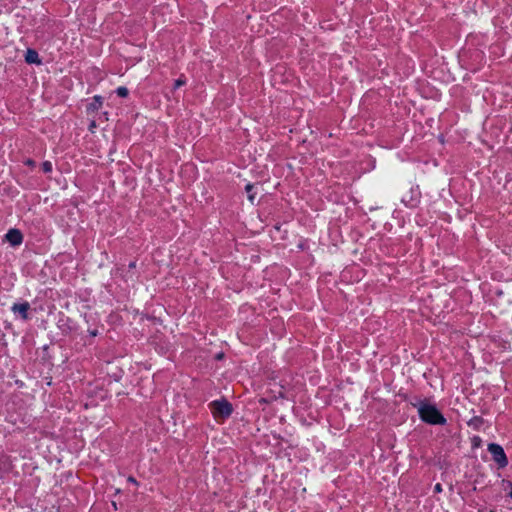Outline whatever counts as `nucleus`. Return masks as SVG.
Masks as SVG:
<instances>
[{"label":"nucleus","instance_id":"f257e3e1","mask_svg":"<svg viewBox=\"0 0 512 512\" xmlns=\"http://www.w3.org/2000/svg\"><path fill=\"white\" fill-rule=\"evenodd\" d=\"M417 407L422 421L431 425H443L446 423L445 418L434 405L421 402Z\"/></svg>","mask_w":512,"mask_h":512},{"label":"nucleus","instance_id":"f03ea898","mask_svg":"<svg viewBox=\"0 0 512 512\" xmlns=\"http://www.w3.org/2000/svg\"><path fill=\"white\" fill-rule=\"evenodd\" d=\"M210 409L213 417L217 421L227 419L233 412L232 405L225 399L213 401L210 404Z\"/></svg>","mask_w":512,"mask_h":512},{"label":"nucleus","instance_id":"7ed1b4c3","mask_svg":"<svg viewBox=\"0 0 512 512\" xmlns=\"http://www.w3.org/2000/svg\"><path fill=\"white\" fill-rule=\"evenodd\" d=\"M488 451L492 454L494 461L497 462L500 467L503 468L507 466L508 460L503 448L500 445L491 443L488 445Z\"/></svg>","mask_w":512,"mask_h":512},{"label":"nucleus","instance_id":"20e7f679","mask_svg":"<svg viewBox=\"0 0 512 512\" xmlns=\"http://www.w3.org/2000/svg\"><path fill=\"white\" fill-rule=\"evenodd\" d=\"M5 239L12 245L18 246L23 241V235L18 229H10L6 235Z\"/></svg>","mask_w":512,"mask_h":512},{"label":"nucleus","instance_id":"39448f33","mask_svg":"<svg viewBox=\"0 0 512 512\" xmlns=\"http://www.w3.org/2000/svg\"><path fill=\"white\" fill-rule=\"evenodd\" d=\"M30 309V305L28 302L14 304L12 306V311L14 313H18L22 319H28V310Z\"/></svg>","mask_w":512,"mask_h":512},{"label":"nucleus","instance_id":"423d86ee","mask_svg":"<svg viewBox=\"0 0 512 512\" xmlns=\"http://www.w3.org/2000/svg\"><path fill=\"white\" fill-rule=\"evenodd\" d=\"M25 61L29 64H37V65L41 64V59L39 58L37 51H35L33 49H28L26 51Z\"/></svg>","mask_w":512,"mask_h":512},{"label":"nucleus","instance_id":"0eeeda50","mask_svg":"<svg viewBox=\"0 0 512 512\" xmlns=\"http://www.w3.org/2000/svg\"><path fill=\"white\" fill-rule=\"evenodd\" d=\"M103 105V100L101 96H94L93 102L90 103L87 107V111L89 113L97 112Z\"/></svg>","mask_w":512,"mask_h":512},{"label":"nucleus","instance_id":"6e6552de","mask_svg":"<svg viewBox=\"0 0 512 512\" xmlns=\"http://www.w3.org/2000/svg\"><path fill=\"white\" fill-rule=\"evenodd\" d=\"M118 96L120 97H127L128 96V89L126 87H118L117 90H116Z\"/></svg>","mask_w":512,"mask_h":512},{"label":"nucleus","instance_id":"1a4fd4ad","mask_svg":"<svg viewBox=\"0 0 512 512\" xmlns=\"http://www.w3.org/2000/svg\"><path fill=\"white\" fill-rule=\"evenodd\" d=\"M252 188L253 186L251 184H248L246 185V192L248 193V198L250 200V202H253L254 201V198H255V195L252 194Z\"/></svg>","mask_w":512,"mask_h":512},{"label":"nucleus","instance_id":"9d476101","mask_svg":"<svg viewBox=\"0 0 512 512\" xmlns=\"http://www.w3.org/2000/svg\"><path fill=\"white\" fill-rule=\"evenodd\" d=\"M42 169L45 173H49L52 171V163L50 161H45L42 164Z\"/></svg>","mask_w":512,"mask_h":512},{"label":"nucleus","instance_id":"9b49d317","mask_svg":"<svg viewBox=\"0 0 512 512\" xmlns=\"http://www.w3.org/2000/svg\"><path fill=\"white\" fill-rule=\"evenodd\" d=\"M185 84V80L179 78L174 82V88L177 89Z\"/></svg>","mask_w":512,"mask_h":512},{"label":"nucleus","instance_id":"f8f14e48","mask_svg":"<svg viewBox=\"0 0 512 512\" xmlns=\"http://www.w3.org/2000/svg\"><path fill=\"white\" fill-rule=\"evenodd\" d=\"M434 491H435L436 493H440V492H442V486H441V484H440V483H437V484L435 485V487H434Z\"/></svg>","mask_w":512,"mask_h":512},{"label":"nucleus","instance_id":"ddd939ff","mask_svg":"<svg viewBox=\"0 0 512 512\" xmlns=\"http://www.w3.org/2000/svg\"><path fill=\"white\" fill-rule=\"evenodd\" d=\"M95 128H96V122L93 120V121H91V123L89 125V130L91 132H94Z\"/></svg>","mask_w":512,"mask_h":512},{"label":"nucleus","instance_id":"4468645a","mask_svg":"<svg viewBox=\"0 0 512 512\" xmlns=\"http://www.w3.org/2000/svg\"><path fill=\"white\" fill-rule=\"evenodd\" d=\"M25 164L28 165V166H31V167L35 166V162L33 160H31V159L26 160Z\"/></svg>","mask_w":512,"mask_h":512},{"label":"nucleus","instance_id":"2eb2a0df","mask_svg":"<svg viewBox=\"0 0 512 512\" xmlns=\"http://www.w3.org/2000/svg\"><path fill=\"white\" fill-rule=\"evenodd\" d=\"M128 481H129L130 483H133V484H136V485L138 484V483H137V481H136V479H135L134 477H132V476H129V477H128Z\"/></svg>","mask_w":512,"mask_h":512},{"label":"nucleus","instance_id":"dca6fc26","mask_svg":"<svg viewBox=\"0 0 512 512\" xmlns=\"http://www.w3.org/2000/svg\"><path fill=\"white\" fill-rule=\"evenodd\" d=\"M260 402L265 403V402H266V399H265V398H262V399L260 400Z\"/></svg>","mask_w":512,"mask_h":512}]
</instances>
